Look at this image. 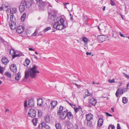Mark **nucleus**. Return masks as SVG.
<instances>
[{
  "label": "nucleus",
  "instance_id": "33",
  "mask_svg": "<svg viewBox=\"0 0 129 129\" xmlns=\"http://www.w3.org/2000/svg\"><path fill=\"white\" fill-rule=\"evenodd\" d=\"M60 21L61 24L64 26H65L64 23V20L63 18H60Z\"/></svg>",
  "mask_w": 129,
  "mask_h": 129
},
{
  "label": "nucleus",
  "instance_id": "54",
  "mask_svg": "<svg viewBox=\"0 0 129 129\" xmlns=\"http://www.w3.org/2000/svg\"><path fill=\"white\" fill-rule=\"evenodd\" d=\"M1 42L2 43H4L5 42V41H4V39L2 38H1Z\"/></svg>",
  "mask_w": 129,
  "mask_h": 129
},
{
  "label": "nucleus",
  "instance_id": "13",
  "mask_svg": "<svg viewBox=\"0 0 129 129\" xmlns=\"http://www.w3.org/2000/svg\"><path fill=\"white\" fill-rule=\"evenodd\" d=\"M89 100L90 103L93 105H95L97 103L96 101L93 98H90L89 99Z\"/></svg>",
  "mask_w": 129,
  "mask_h": 129
},
{
  "label": "nucleus",
  "instance_id": "36",
  "mask_svg": "<svg viewBox=\"0 0 129 129\" xmlns=\"http://www.w3.org/2000/svg\"><path fill=\"white\" fill-rule=\"evenodd\" d=\"M83 41L84 42V43H87L88 41L87 39L85 37H83L82 38Z\"/></svg>",
  "mask_w": 129,
  "mask_h": 129
},
{
  "label": "nucleus",
  "instance_id": "46",
  "mask_svg": "<svg viewBox=\"0 0 129 129\" xmlns=\"http://www.w3.org/2000/svg\"><path fill=\"white\" fill-rule=\"evenodd\" d=\"M24 106L25 107H27V101H25L24 102Z\"/></svg>",
  "mask_w": 129,
  "mask_h": 129
},
{
  "label": "nucleus",
  "instance_id": "3",
  "mask_svg": "<svg viewBox=\"0 0 129 129\" xmlns=\"http://www.w3.org/2000/svg\"><path fill=\"white\" fill-rule=\"evenodd\" d=\"M26 5V3L25 1H23L21 3L19 6V10L20 13H23L24 12L25 9V6Z\"/></svg>",
  "mask_w": 129,
  "mask_h": 129
},
{
  "label": "nucleus",
  "instance_id": "42",
  "mask_svg": "<svg viewBox=\"0 0 129 129\" xmlns=\"http://www.w3.org/2000/svg\"><path fill=\"white\" fill-rule=\"evenodd\" d=\"M38 115L39 117H41L42 115V113L41 111H38Z\"/></svg>",
  "mask_w": 129,
  "mask_h": 129
},
{
  "label": "nucleus",
  "instance_id": "6",
  "mask_svg": "<svg viewBox=\"0 0 129 129\" xmlns=\"http://www.w3.org/2000/svg\"><path fill=\"white\" fill-rule=\"evenodd\" d=\"M36 112L35 110L33 109H31L29 110L28 115L30 117L33 118L36 117Z\"/></svg>",
  "mask_w": 129,
  "mask_h": 129
},
{
  "label": "nucleus",
  "instance_id": "44",
  "mask_svg": "<svg viewBox=\"0 0 129 129\" xmlns=\"http://www.w3.org/2000/svg\"><path fill=\"white\" fill-rule=\"evenodd\" d=\"M45 129H50V127L47 125H46L45 126Z\"/></svg>",
  "mask_w": 129,
  "mask_h": 129
},
{
  "label": "nucleus",
  "instance_id": "26",
  "mask_svg": "<svg viewBox=\"0 0 129 129\" xmlns=\"http://www.w3.org/2000/svg\"><path fill=\"white\" fill-rule=\"evenodd\" d=\"M55 126L56 129H61V127L60 124L57 123L55 124Z\"/></svg>",
  "mask_w": 129,
  "mask_h": 129
},
{
  "label": "nucleus",
  "instance_id": "9",
  "mask_svg": "<svg viewBox=\"0 0 129 129\" xmlns=\"http://www.w3.org/2000/svg\"><path fill=\"white\" fill-rule=\"evenodd\" d=\"M50 104V107L51 109H53L57 106V102L56 101H53L51 102Z\"/></svg>",
  "mask_w": 129,
  "mask_h": 129
},
{
  "label": "nucleus",
  "instance_id": "15",
  "mask_svg": "<svg viewBox=\"0 0 129 129\" xmlns=\"http://www.w3.org/2000/svg\"><path fill=\"white\" fill-rule=\"evenodd\" d=\"M11 70L14 73L16 72V66L15 64H12L11 67Z\"/></svg>",
  "mask_w": 129,
  "mask_h": 129
},
{
  "label": "nucleus",
  "instance_id": "58",
  "mask_svg": "<svg viewBox=\"0 0 129 129\" xmlns=\"http://www.w3.org/2000/svg\"><path fill=\"white\" fill-rule=\"evenodd\" d=\"M120 93L121 94H123V90L122 89H121L120 90Z\"/></svg>",
  "mask_w": 129,
  "mask_h": 129
},
{
  "label": "nucleus",
  "instance_id": "22",
  "mask_svg": "<svg viewBox=\"0 0 129 129\" xmlns=\"http://www.w3.org/2000/svg\"><path fill=\"white\" fill-rule=\"evenodd\" d=\"M45 121L47 123H49L50 121V116L47 115L45 117Z\"/></svg>",
  "mask_w": 129,
  "mask_h": 129
},
{
  "label": "nucleus",
  "instance_id": "34",
  "mask_svg": "<svg viewBox=\"0 0 129 129\" xmlns=\"http://www.w3.org/2000/svg\"><path fill=\"white\" fill-rule=\"evenodd\" d=\"M15 52V51L14 49H11L10 51V54L11 55H12Z\"/></svg>",
  "mask_w": 129,
  "mask_h": 129
},
{
  "label": "nucleus",
  "instance_id": "21",
  "mask_svg": "<svg viewBox=\"0 0 129 129\" xmlns=\"http://www.w3.org/2000/svg\"><path fill=\"white\" fill-rule=\"evenodd\" d=\"M66 109L64 107L60 106L59 108V110L57 113H61L62 112L63 110H65Z\"/></svg>",
  "mask_w": 129,
  "mask_h": 129
},
{
  "label": "nucleus",
  "instance_id": "47",
  "mask_svg": "<svg viewBox=\"0 0 129 129\" xmlns=\"http://www.w3.org/2000/svg\"><path fill=\"white\" fill-rule=\"evenodd\" d=\"M117 129H121V127L120 126V124L119 123H117Z\"/></svg>",
  "mask_w": 129,
  "mask_h": 129
},
{
  "label": "nucleus",
  "instance_id": "48",
  "mask_svg": "<svg viewBox=\"0 0 129 129\" xmlns=\"http://www.w3.org/2000/svg\"><path fill=\"white\" fill-rule=\"evenodd\" d=\"M110 4L112 6L114 5L115 4L114 2L111 0Z\"/></svg>",
  "mask_w": 129,
  "mask_h": 129
},
{
  "label": "nucleus",
  "instance_id": "43",
  "mask_svg": "<svg viewBox=\"0 0 129 129\" xmlns=\"http://www.w3.org/2000/svg\"><path fill=\"white\" fill-rule=\"evenodd\" d=\"M37 33V31L36 30L34 33L33 34L32 36H36V35Z\"/></svg>",
  "mask_w": 129,
  "mask_h": 129
},
{
  "label": "nucleus",
  "instance_id": "20",
  "mask_svg": "<svg viewBox=\"0 0 129 129\" xmlns=\"http://www.w3.org/2000/svg\"><path fill=\"white\" fill-rule=\"evenodd\" d=\"M103 120L102 119L100 118L99 119L98 124V126L99 127L102 126L103 124Z\"/></svg>",
  "mask_w": 129,
  "mask_h": 129
},
{
  "label": "nucleus",
  "instance_id": "17",
  "mask_svg": "<svg viewBox=\"0 0 129 129\" xmlns=\"http://www.w3.org/2000/svg\"><path fill=\"white\" fill-rule=\"evenodd\" d=\"M2 61L3 64L6 65L8 62V60L6 57H4L2 59Z\"/></svg>",
  "mask_w": 129,
  "mask_h": 129
},
{
  "label": "nucleus",
  "instance_id": "37",
  "mask_svg": "<svg viewBox=\"0 0 129 129\" xmlns=\"http://www.w3.org/2000/svg\"><path fill=\"white\" fill-rule=\"evenodd\" d=\"M108 82L111 83H114L115 82L114 79H110L109 80Z\"/></svg>",
  "mask_w": 129,
  "mask_h": 129
},
{
  "label": "nucleus",
  "instance_id": "27",
  "mask_svg": "<svg viewBox=\"0 0 129 129\" xmlns=\"http://www.w3.org/2000/svg\"><path fill=\"white\" fill-rule=\"evenodd\" d=\"M38 121L37 118H35L33 119L32 120V122H33L34 125L35 126H36Z\"/></svg>",
  "mask_w": 129,
  "mask_h": 129
},
{
  "label": "nucleus",
  "instance_id": "31",
  "mask_svg": "<svg viewBox=\"0 0 129 129\" xmlns=\"http://www.w3.org/2000/svg\"><path fill=\"white\" fill-rule=\"evenodd\" d=\"M5 75L8 77L9 78H11V74L9 72H6L5 73Z\"/></svg>",
  "mask_w": 129,
  "mask_h": 129
},
{
  "label": "nucleus",
  "instance_id": "18",
  "mask_svg": "<svg viewBox=\"0 0 129 129\" xmlns=\"http://www.w3.org/2000/svg\"><path fill=\"white\" fill-rule=\"evenodd\" d=\"M9 25L11 29L12 30L15 29L16 27V25L15 24L14 22L12 23H10Z\"/></svg>",
  "mask_w": 129,
  "mask_h": 129
},
{
  "label": "nucleus",
  "instance_id": "7",
  "mask_svg": "<svg viewBox=\"0 0 129 129\" xmlns=\"http://www.w3.org/2000/svg\"><path fill=\"white\" fill-rule=\"evenodd\" d=\"M46 2H44L43 1L40 2L38 4L39 8L41 10H43L46 6Z\"/></svg>",
  "mask_w": 129,
  "mask_h": 129
},
{
  "label": "nucleus",
  "instance_id": "51",
  "mask_svg": "<svg viewBox=\"0 0 129 129\" xmlns=\"http://www.w3.org/2000/svg\"><path fill=\"white\" fill-rule=\"evenodd\" d=\"M119 33L121 37H126V36H124L123 34H121L120 32H119Z\"/></svg>",
  "mask_w": 129,
  "mask_h": 129
},
{
  "label": "nucleus",
  "instance_id": "49",
  "mask_svg": "<svg viewBox=\"0 0 129 129\" xmlns=\"http://www.w3.org/2000/svg\"><path fill=\"white\" fill-rule=\"evenodd\" d=\"M26 16V14L25 13H23L21 17L25 18Z\"/></svg>",
  "mask_w": 129,
  "mask_h": 129
},
{
  "label": "nucleus",
  "instance_id": "53",
  "mask_svg": "<svg viewBox=\"0 0 129 129\" xmlns=\"http://www.w3.org/2000/svg\"><path fill=\"white\" fill-rule=\"evenodd\" d=\"M39 128L42 129L43 128V127H42V125H41V123L39 125Z\"/></svg>",
  "mask_w": 129,
  "mask_h": 129
},
{
  "label": "nucleus",
  "instance_id": "61",
  "mask_svg": "<svg viewBox=\"0 0 129 129\" xmlns=\"http://www.w3.org/2000/svg\"><path fill=\"white\" fill-rule=\"evenodd\" d=\"M77 87L79 88H80L81 87V86L80 85H77Z\"/></svg>",
  "mask_w": 129,
  "mask_h": 129
},
{
  "label": "nucleus",
  "instance_id": "11",
  "mask_svg": "<svg viewBox=\"0 0 129 129\" xmlns=\"http://www.w3.org/2000/svg\"><path fill=\"white\" fill-rule=\"evenodd\" d=\"M86 120L87 121H91V120L92 119L93 117V115L91 113L87 114L86 115Z\"/></svg>",
  "mask_w": 129,
  "mask_h": 129
},
{
  "label": "nucleus",
  "instance_id": "40",
  "mask_svg": "<svg viewBox=\"0 0 129 129\" xmlns=\"http://www.w3.org/2000/svg\"><path fill=\"white\" fill-rule=\"evenodd\" d=\"M3 68L2 67H0V73L2 74H3Z\"/></svg>",
  "mask_w": 129,
  "mask_h": 129
},
{
  "label": "nucleus",
  "instance_id": "12",
  "mask_svg": "<svg viewBox=\"0 0 129 129\" xmlns=\"http://www.w3.org/2000/svg\"><path fill=\"white\" fill-rule=\"evenodd\" d=\"M37 105L38 106H41L43 104V100L41 98H39L37 99Z\"/></svg>",
  "mask_w": 129,
  "mask_h": 129
},
{
  "label": "nucleus",
  "instance_id": "1",
  "mask_svg": "<svg viewBox=\"0 0 129 129\" xmlns=\"http://www.w3.org/2000/svg\"><path fill=\"white\" fill-rule=\"evenodd\" d=\"M38 68L37 66L34 65L31 68L25 71V78L27 79L29 77L31 78H36L37 74L40 73L39 71L37 70Z\"/></svg>",
  "mask_w": 129,
  "mask_h": 129
},
{
  "label": "nucleus",
  "instance_id": "41",
  "mask_svg": "<svg viewBox=\"0 0 129 129\" xmlns=\"http://www.w3.org/2000/svg\"><path fill=\"white\" fill-rule=\"evenodd\" d=\"M50 29L51 27H48L44 30V32H45Z\"/></svg>",
  "mask_w": 129,
  "mask_h": 129
},
{
  "label": "nucleus",
  "instance_id": "63",
  "mask_svg": "<svg viewBox=\"0 0 129 129\" xmlns=\"http://www.w3.org/2000/svg\"><path fill=\"white\" fill-rule=\"evenodd\" d=\"M127 88L129 89V83L127 85Z\"/></svg>",
  "mask_w": 129,
  "mask_h": 129
},
{
  "label": "nucleus",
  "instance_id": "28",
  "mask_svg": "<svg viewBox=\"0 0 129 129\" xmlns=\"http://www.w3.org/2000/svg\"><path fill=\"white\" fill-rule=\"evenodd\" d=\"M21 77V76L20 75V73H19L17 74V75L16 76L15 78V79L16 80L18 81L20 79Z\"/></svg>",
  "mask_w": 129,
  "mask_h": 129
},
{
  "label": "nucleus",
  "instance_id": "32",
  "mask_svg": "<svg viewBox=\"0 0 129 129\" xmlns=\"http://www.w3.org/2000/svg\"><path fill=\"white\" fill-rule=\"evenodd\" d=\"M74 110L75 111V113H77L79 111H82L81 109V108L79 107H78V108H75V107H74Z\"/></svg>",
  "mask_w": 129,
  "mask_h": 129
},
{
  "label": "nucleus",
  "instance_id": "4",
  "mask_svg": "<svg viewBox=\"0 0 129 129\" xmlns=\"http://www.w3.org/2000/svg\"><path fill=\"white\" fill-rule=\"evenodd\" d=\"M53 27L54 28H57L59 30H61L64 28L66 27V26L60 24L59 22H55L53 24Z\"/></svg>",
  "mask_w": 129,
  "mask_h": 129
},
{
  "label": "nucleus",
  "instance_id": "10",
  "mask_svg": "<svg viewBox=\"0 0 129 129\" xmlns=\"http://www.w3.org/2000/svg\"><path fill=\"white\" fill-rule=\"evenodd\" d=\"M24 28L22 26H19L17 29V32L21 34L22 33L24 30Z\"/></svg>",
  "mask_w": 129,
  "mask_h": 129
},
{
  "label": "nucleus",
  "instance_id": "25",
  "mask_svg": "<svg viewBox=\"0 0 129 129\" xmlns=\"http://www.w3.org/2000/svg\"><path fill=\"white\" fill-rule=\"evenodd\" d=\"M10 20L12 23L14 22L15 19L14 15H10Z\"/></svg>",
  "mask_w": 129,
  "mask_h": 129
},
{
  "label": "nucleus",
  "instance_id": "62",
  "mask_svg": "<svg viewBox=\"0 0 129 129\" xmlns=\"http://www.w3.org/2000/svg\"><path fill=\"white\" fill-rule=\"evenodd\" d=\"M29 50L32 51H33L34 50V49L31 48H29Z\"/></svg>",
  "mask_w": 129,
  "mask_h": 129
},
{
  "label": "nucleus",
  "instance_id": "52",
  "mask_svg": "<svg viewBox=\"0 0 129 129\" xmlns=\"http://www.w3.org/2000/svg\"><path fill=\"white\" fill-rule=\"evenodd\" d=\"M87 93L88 94H89L87 95L88 96H91L92 95V94L91 93H89V92L88 90L87 89Z\"/></svg>",
  "mask_w": 129,
  "mask_h": 129
},
{
  "label": "nucleus",
  "instance_id": "8",
  "mask_svg": "<svg viewBox=\"0 0 129 129\" xmlns=\"http://www.w3.org/2000/svg\"><path fill=\"white\" fill-rule=\"evenodd\" d=\"M107 38V36L104 35H101L98 37L99 41L101 42L104 41Z\"/></svg>",
  "mask_w": 129,
  "mask_h": 129
},
{
  "label": "nucleus",
  "instance_id": "29",
  "mask_svg": "<svg viewBox=\"0 0 129 129\" xmlns=\"http://www.w3.org/2000/svg\"><path fill=\"white\" fill-rule=\"evenodd\" d=\"M122 101L124 103L126 104L127 102L128 99L126 97H123L122 98Z\"/></svg>",
  "mask_w": 129,
  "mask_h": 129
},
{
  "label": "nucleus",
  "instance_id": "14",
  "mask_svg": "<svg viewBox=\"0 0 129 129\" xmlns=\"http://www.w3.org/2000/svg\"><path fill=\"white\" fill-rule=\"evenodd\" d=\"M28 104L29 106L31 107H32L34 106V101L32 99H31L28 101Z\"/></svg>",
  "mask_w": 129,
  "mask_h": 129
},
{
  "label": "nucleus",
  "instance_id": "24",
  "mask_svg": "<svg viewBox=\"0 0 129 129\" xmlns=\"http://www.w3.org/2000/svg\"><path fill=\"white\" fill-rule=\"evenodd\" d=\"M30 62V60L28 59H26L24 62V64L25 66H28Z\"/></svg>",
  "mask_w": 129,
  "mask_h": 129
},
{
  "label": "nucleus",
  "instance_id": "38",
  "mask_svg": "<svg viewBox=\"0 0 129 129\" xmlns=\"http://www.w3.org/2000/svg\"><path fill=\"white\" fill-rule=\"evenodd\" d=\"M109 129H114L115 127L114 125H110L108 127Z\"/></svg>",
  "mask_w": 129,
  "mask_h": 129
},
{
  "label": "nucleus",
  "instance_id": "55",
  "mask_svg": "<svg viewBox=\"0 0 129 129\" xmlns=\"http://www.w3.org/2000/svg\"><path fill=\"white\" fill-rule=\"evenodd\" d=\"M91 54V52H87L86 53V54L87 55H90Z\"/></svg>",
  "mask_w": 129,
  "mask_h": 129
},
{
  "label": "nucleus",
  "instance_id": "50",
  "mask_svg": "<svg viewBox=\"0 0 129 129\" xmlns=\"http://www.w3.org/2000/svg\"><path fill=\"white\" fill-rule=\"evenodd\" d=\"M106 114L107 115L109 116H112V115L111 114H110L108 112H106Z\"/></svg>",
  "mask_w": 129,
  "mask_h": 129
},
{
  "label": "nucleus",
  "instance_id": "57",
  "mask_svg": "<svg viewBox=\"0 0 129 129\" xmlns=\"http://www.w3.org/2000/svg\"><path fill=\"white\" fill-rule=\"evenodd\" d=\"M69 105L71 106L72 107H73V106L75 107V105H74L72 103H70Z\"/></svg>",
  "mask_w": 129,
  "mask_h": 129
},
{
  "label": "nucleus",
  "instance_id": "60",
  "mask_svg": "<svg viewBox=\"0 0 129 129\" xmlns=\"http://www.w3.org/2000/svg\"><path fill=\"white\" fill-rule=\"evenodd\" d=\"M125 76L127 78L129 79V76L128 75L126 74H125Z\"/></svg>",
  "mask_w": 129,
  "mask_h": 129
},
{
  "label": "nucleus",
  "instance_id": "2",
  "mask_svg": "<svg viewBox=\"0 0 129 129\" xmlns=\"http://www.w3.org/2000/svg\"><path fill=\"white\" fill-rule=\"evenodd\" d=\"M48 18L50 21H55L57 20V17L56 15V13L54 10H52L51 11L48 10Z\"/></svg>",
  "mask_w": 129,
  "mask_h": 129
},
{
  "label": "nucleus",
  "instance_id": "45",
  "mask_svg": "<svg viewBox=\"0 0 129 129\" xmlns=\"http://www.w3.org/2000/svg\"><path fill=\"white\" fill-rule=\"evenodd\" d=\"M41 125H42V127H43V128L44 127L45 128V123L44 122H42L41 123Z\"/></svg>",
  "mask_w": 129,
  "mask_h": 129
},
{
  "label": "nucleus",
  "instance_id": "23",
  "mask_svg": "<svg viewBox=\"0 0 129 129\" xmlns=\"http://www.w3.org/2000/svg\"><path fill=\"white\" fill-rule=\"evenodd\" d=\"M17 9L15 8H13L10 10V13L11 14H14L16 12Z\"/></svg>",
  "mask_w": 129,
  "mask_h": 129
},
{
  "label": "nucleus",
  "instance_id": "19",
  "mask_svg": "<svg viewBox=\"0 0 129 129\" xmlns=\"http://www.w3.org/2000/svg\"><path fill=\"white\" fill-rule=\"evenodd\" d=\"M46 6L48 7V10H49V11H51L52 10H51L52 8V6L49 3L46 2V3H45Z\"/></svg>",
  "mask_w": 129,
  "mask_h": 129
},
{
  "label": "nucleus",
  "instance_id": "39",
  "mask_svg": "<svg viewBox=\"0 0 129 129\" xmlns=\"http://www.w3.org/2000/svg\"><path fill=\"white\" fill-rule=\"evenodd\" d=\"M120 92V90L119 89H118L115 95L116 97H118V95Z\"/></svg>",
  "mask_w": 129,
  "mask_h": 129
},
{
  "label": "nucleus",
  "instance_id": "64",
  "mask_svg": "<svg viewBox=\"0 0 129 129\" xmlns=\"http://www.w3.org/2000/svg\"><path fill=\"white\" fill-rule=\"evenodd\" d=\"M3 7H1L0 8V9L1 11H2L3 9Z\"/></svg>",
  "mask_w": 129,
  "mask_h": 129
},
{
  "label": "nucleus",
  "instance_id": "56",
  "mask_svg": "<svg viewBox=\"0 0 129 129\" xmlns=\"http://www.w3.org/2000/svg\"><path fill=\"white\" fill-rule=\"evenodd\" d=\"M25 18L21 17V20L22 21H24L25 20Z\"/></svg>",
  "mask_w": 129,
  "mask_h": 129
},
{
  "label": "nucleus",
  "instance_id": "30",
  "mask_svg": "<svg viewBox=\"0 0 129 129\" xmlns=\"http://www.w3.org/2000/svg\"><path fill=\"white\" fill-rule=\"evenodd\" d=\"M87 125L88 126L91 127L93 125L91 121H87Z\"/></svg>",
  "mask_w": 129,
  "mask_h": 129
},
{
  "label": "nucleus",
  "instance_id": "5",
  "mask_svg": "<svg viewBox=\"0 0 129 129\" xmlns=\"http://www.w3.org/2000/svg\"><path fill=\"white\" fill-rule=\"evenodd\" d=\"M67 109H66L65 110L63 111L61 113H57V115L62 120H63L66 118V115H67Z\"/></svg>",
  "mask_w": 129,
  "mask_h": 129
},
{
  "label": "nucleus",
  "instance_id": "35",
  "mask_svg": "<svg viewBox=\"0 0 129 129\" xmlns=\"http://www.w3.org/2000/svg\"><path fill=\"white\" fill-rule=\"evenodd\" d=\"M19 54H17L16 52L15 51V53L13 54V55H12L13 57V58H14L18 56H19Z\"/></svg>",
  "mask_w": 129,
  "mask_h": 129
},
{
  "label": "nucleus",
  "instance_id": "59",
  "mask_svg": "<svg viewBox=\"0 0 129 129\" xmlns=\"http://www.w3.org/2000/svg\"><path fill=\"white\" fill-rule=\"evenodd\" d=\"M36 1L37 2L38 4L40 2H42L43 1L42 0H36Z\"/></svg>",
  "mask_w": 129,
  "mask_h": 129
},
{
  "label": "nucleus",
  "instance_id": "16",
  "mask_svg": "<svg viewBox=\"0 0 129 129\" xmlns=\"http://www.w3.org/2000/svg\"><path fill=\"white\" fill-rule=\"evenodd\" d=\"M67 117L68 118L70 119H72L73 117V116L71 113L70 112H68V110L67 111V115H66V117Z\"/></svg>",
  "mask_w": 129,
  "mask_h": 129
}]
</instances>
